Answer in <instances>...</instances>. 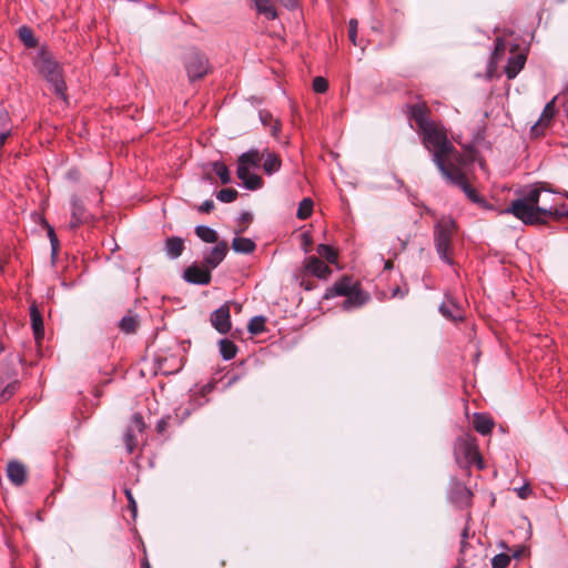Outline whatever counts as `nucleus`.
I'll return each instance as SVG.
<instances>
[{
    "label": "nucleus",
    "mask_w": 568,
    "mask_h": 568,
    "mask_svg": "<svg viewBox=\"0 0 568 568\" xmlns=\"http://www.w3.org/2000/svg\"><path fill=\"white\" fill-rule=\"evenodd\" d=\"M542 190L532 186L521 197L514 200L503 210V214H513L527 225L545 224L548 219L560 220L568 217V205L565 203L555 205H539Z\"/></svg>",
    "instance_id": "obj_1"
},
{
    "label": "nucleus",
    "mask_w": 568,
    "mask_h": 568,
    "mask_svg": "<svg viewBox=\"0 0 568 568\" xmlns=\"http://www.w3.org/2000/svg\"><path fill=\"white\" fill-rule=\"evenodd\" d=\"M419 133L424 146L432 153L433 162L442 175L458 164H465L464 155L454 148L446 129L442 124L434 122Z\"/></svg>",
    "instance_id": "obj_2"
},
{
    "label": "nucleus",
    "mask_w": 568,
    "mask_h": 568,
    "mask_svg": "<svg viewBox=\"0 0 568 568\" xmlns=\"http://www.w3.org/2000/svg\"><path fill=\"white\" fill-rule=\"evenodd\" d=\"M263 160V170L267 175H272L281 170V158L264 149L260 152L257 149H251L239 156L236 175L247 190H258L263 186V179L250 171L251 168H258Z\"/></svg>",
    "instance_id": "obj_3"
},
{
    "label": "nucleus",
    "mask_w": 568,
    "mask_h": 568,
    "mask_svg": "<svg viewBox=\"0 0 568 568\" xmlns=\"http://www.w3.org/2000/svg\"><path fill=\"white\" fill-rule=\"evenodd\" d=\"M34 67L38 72L52 85L53 92L65 99V83L62 78L61 69L59 64L52 59V57L41 50L38 52L34 60Z\"/></svg>",
    "instance_id": "obj_4"
},
{
    "label": "nucleus",
    "mask_w": 568,
    "mask_h": 568,
    "mask_svg": "<svg viewBox=\"0 0 568 568\" xmlns=\"http://www.w3.org/2000/svg\"><path fill=\"white\" fill-rule=\"evenodd\" d=\"M454 455L456 463L460 467L468 468L471 465H476L478 469H484L485 467L476 438L469 434H464L456 439Z\"/></svg>",
    "instance_id": "obj_5"
},
{
    "label": "nucleus",
    "mask_w": 568,
    "mask_h": 568,
    "mask_svg": "<svg viewBox=\"0 0 568 568\" xmlns=\"http://www.w3.org/2000/svg\"><path fill=\"white\" fill-rule=\"evenodd\" d=\"M454 233L455 222L450 217H443L435 225L434 236L436 251L439 257L449 265L453 264L450 251Z\"/></svg>",
    "instance_id": "obj_6"
},
{
    "label": "nucleus",
    "mask_w": 568,
    "mask_h": 568,
    "mask_svg": "<svg viewBox=\"0 0 568 568\" xmlns=\"http://www.w3.org/2000/svg\"><path fill=\"white\" fill-rule=\"evenodd\" d=\"M463 165L464 164H458L457 166H454L443 176L452 184L459 186L471 202L486 207V201L467 183Z\"/></svg>",
    "instance_id": "obj_7"
},
{
    "label": "nucleus",
    "mask_w": 568,
    "mask_h": 568,
    "mask_svg": "<svg viewBox=\"0 0 568 568\" xmlns=\"http://www.w3.org/2000/svg\"><path fill=\"white\" fill-rule=\"evenodd\" d=\"M185 69L191 81L200 79L209 71L207 59L203 54L192 51L185 57Z\"/></svg>",
    "instance_id": "obj_8"
},
{
    "label": "nucleus",
    "mask_w": 568,
    "mask_h": 568,
    "mask_svg": "<svg viewBox=\"0 0 568 568\" xmlns=\"http://www.w3.org/2000/svg\"><path fill=\"white\" fill-rule=\"evenodd\" d=\"M256 12L267 20H275L278 17L277 9L272 0H252ZM283 7L294 10L298 7V0H278Z\"/></svg>",
    "instance_id": "obj_9"
},
{
    "label": "nucleus",
    "mask_w": 568,
    "mask_h": 568,
    "mask_svg": "<svg viewBox=\"0 0 568 568\" xmlns=\"http://www.w3.org/2000/svg\"><path fill=\"white\" fill-rule=\"evenodd\" d=\"M183 278L192 284L206 285L211 282L212 278L211 270L204 264L202 266L192 264L185 268Z\"/></svg>",
    "instance_id": "obj_10"
},
{
    "label": "nucleus",
    "mask_w": 568,
    "mask_h": 568,
    "mask_svg": "<svg viewBox=\"0 0 568 568\" xmlns=\"http://www.w3.org/2000/svg\"><path fill=\"white\" fill-rule=\"evenodd\" d=\"M91 220V214L84 207L82 201L73 196L71 200V221L70 229L75 230L80 225L88 223Z\"/></svg>",
    "instance_id": "obj_11"
},
{
    "label": "nucleus",
    "mask_w": 568,
    "mask_h": 568,
    "mask_svg": "<svg viewBox=\"0 0 568 568\" xmlns=\"http://www.w3.org/2000/svg\"><path fill=\"white\" fill-rule=\"evenodd\" d=\"M211 324L221 334H226L231 329L230 307L224 304L211 314Z\"/></svg>",
    "instance_id": "obj_12"
},
{
    "label": "nucleus",
    "mask_w": 568,
    "mask_h": 568,
    "mask_svg": "<svg viewBox=\"0 0 568 568\" xmlns=\"http://www.w3.org/2000/svg\"><path fill=\"white\" fill-rule=\"evenodd\" d=\"M227 244L222 241L215 244L207 253L203 256V264L210 270L217 267V265L224 260L227 253Z\"/></svg>",
    "instance_id": "obj_13"
},
{
    "label": "nucleus",
    "mask_w": 568,
    "mask_h": 568,
    "mask_svg": "<svg viewBox=\"0 0 568 568\" xmlns=\"http://www.w3.org/2000/svg\"><path fill=\"white\" fill-rule=\"evenodd\" d=\"M527 60L526 53L521 51L510 50V55L508 57L507 64L505 67V73L508 79H515L517 74L521 71Z\"/></svg>",
    "instance_id": "obj_14"
},
{
    "label": "nucleus",
    "mask_w": 568,
    "mask_h": 568,
    "mask_svg": "<svg viewBox=\"0 0 568 568\" xmlns=\"http://www.w3.org/2000/svg\"><path fill=\"white\" fill-rule=\"evenodd\" d=\"M428 111L429 110L425 103H417L409 106L410 119L415 121L418 132L435 122L429 119Z\"/></svg>",
    "instance_id": "obj_15"
},
{
    "label": "nucleus",
    "mask_w": 568,
    "mask_h": 568,
    "mask_svg": "<svg viewBox=\"0 0 568 568\" xmlns=\"http://www.w3.org/2000/svg\"><path fill=\"white\" fill-rule=\"evenodd\" d=\"M304 268L307 273L321 280H326L332 274V270L316 256L305 258Z\"/></svg>",
    "instance_id": "obj_16"
},
{
    "label": "nucleus",
    "mask_w": 568,
    "mask_h": 568,
    "mask_svg": "<svg viewBox=\"0 0 568 568\" xmlns=\"http://www.w3.org/2000/svg\"><path fill=\"white\" fill-rule=\"evenodd\" d=\"M7 476L12 484L21 486L27 479L26 466L18 460L10 462L7 466Z\"/></svg>",
    "instance_id": "obj_17"
},
{
    "label": "nucleus",
    "mask_w": 568,
    "mask_h": 568,
    "mask_svg": "<svg viewBox=\"0 0 568 568\" xmlns=\"http://www.w3.org/2000/svg\"><path fill=\"white\" fill-rule=\"evenodd\" d=\"M557 97H555L551 101H549L540 114L539 120L532 125L531 131L532 133L538 134L539 131L544 130L552 118L555 116L556 110H555V103H556Z\"/></svg>",
    "instance_id": "obj_18"
},
{
    "label": "nucleus",
    "mask_w": 568,
    "mask_h": 568,
    "mask_svg": "<svg viewBox=\"0 0 568 568\" xmlns=\"http://www.w3.org/2000/svg\"><path fill=\"white\" fill-rule=\"evenodd\" d=\"M346 300L343 302V308L349 311L363 306L369 300V296L364 293L359 286L355 287L351 294H347Z\"/></svg>",
    "instance_id": "obj_19"
},
{
    "label": "nucleus",
    "mask_w": 568,
    "mask_h": 568,
    "mask_svg": "<svg viewBox=\"0 0 568 568\" xmlns=\"http://www.w3.org/2000/svg\"><path fill=\"white\" fill-rule=\"evenodd\" d=\"M357 284H353L352 281L347 277L336 282L332 287L327 288L325 293V298H332L336 296H346L351 294V292L357 287Z\"/></svg>",
    "instance_id": "obj_20"
},
{
    "label": "nucleus",
    "mask_w": 568,
    "mask_h": 568,
    "mask_svg": "<svg viewBox=\"0 0 568 568\" xmlns=\"http://www.w3.org/2000/svg\"><path fill=\"white\" fill-rule=\"evenodd\" d=\"M442 315L450 321H460L464 317L462 307L452 298L447 297L439 306Z\"/></svg>",
    "instance_id": "obj_21"
},
{
    "label": "nucleus",
    "mask_w": 568,
    "mask_h": 568,
    "mask_svg": "<svg viewBox=\"0 0 568 568\" xmlns=\"http://www.w3.org/2000/svg\"><path fill=\"white\" fill-rule=\"evenodd\" d=\"M164 251L166 255L174 260L182 255L184 251V241L179 236H170L164 242Z\"/></svg>",
    "instance_id": "obj_22"
},
{
    "label": "nucleus",
    "mask_w": 568,
    "mask_h": 568,
    "mask_svg": "<svg viewBox=\"0 0 568 568\" xmlns=\"http://www.w3.org/2000/svg\"><path fill=\"white\" fill-rule=\"evenodd\" d=\"M506 49H507V47H506V42L504 41V39L497 38L496 42H495V49H494V52L491 54L489 65H488V75L489 77H491L493 73L495 72L498 62L500 61L501 57L506 52Z\"/></svg>",
    "instance_id": "obj_23"
},
{
    "label": "nucleus",
    "mask_w": 568,
    "mask_h": 568,
    "mask_svg": "<svg viewBox=\"0 0 568 568\" xmlns=\"http://www.w3.org/2000/svg\"><path fill=\"white\" fill-rule=\"evenodd\" d=\"M473 424L476 432L481 435H488L494 427V420L485 414H475Z\"/></svg>",
    "instance_id": "obj_24"
},
{
    "label": "nucleus",
    "mask_w": 568,
    "mask_h": 568,
    "mask_svg": "<svg viewBox=\"0 0 568 568\" xmlns=\"http://www.w3.org/2000/svg\"><path fill=\"white\" fill-rule=\"evenodd\" d=\"M232 248L236 253L250 254L255 251L256 245L251 239L236 236L232 241Z\"/></svg>",
    "instance_id": "obj_25"
},
{
    "label": "nucleus",
    "mask_w": 568,
    "mask_h": 568,
    "mask_svg": "<svg viewBox=\"0 0 568 568\" xmlns=\"http://www.w3.org/2000/svg\"><path fill=\"white\" fill-rule=\"evenodd\" d=\"M30 316H31V324H32V329H33V333H34V337H36L37 341H39L44 335V327H43L42 316H41V314L39 313V311L34 306L31 307Z\"/></svg>",
    "instance_id": "obj_26"
},
{
    "label": "nucleus",
    "mask_w": 568,
    "mask_h": 568,
    "mask_svg": "<svg viewBox=\"0 0 568 568\" xmlns=\"http://www.w3.org/2000/svg\"><path fill=\"white\" fill-rule=\"evenodd\" d=\"M138 326H139L138 316L133 315L131 313L123 316L119 323L120 329L126 334L135 333Z\"/></svg>",
    "instance_id": "obj_27"
},
{
    "label": "nucleus",
    "mask_w": 568,
    "mask_h": 568,
    "mask_svg": "<svg viewBox=\"0 0 568 568\" xmlns=\"http://www.w3.org/2000/svg\"><path fill=\"white\" fill-rule=\"evenodd\" d=\"M195 234L205 243H219L217 242V233L206 226V225H199L195 227Z\"/></svg>",
    "instance_id": "obj_28"
},
{
    "label": "nucleus",
    "mask_w": 568,
    "mask_h": 568,
    "mask_svg": "<svg viewBox=\"0 0 568 568\" xmlns=\"http://www.w3.org/2000/svg\"><path fill=\"white\" fill-rule=\"evenodd\" d=\"M314 202L311 197H304L300 204L296 212V216L300 220L308 219L313 213Z\"/></svg>",
    "instance_id": "obj_29"
},
{
    "label": "nucleus",
    "mask_w": 568,
    "mask_h": 568,
    "mask_svg": "<svg viewBox=\"0 0 568 568\" xmlns=\"http://www.w3.org/2000/svg\"><path fill=\"white\" fill-rule=\"evenodd\" d=\"M237 346L230 339L220 341V353L225 361H230L235 357Z\"/></svg>",
    "instance_id": "obj_30"
},
{
    "label": "nucleus",
    "mask_w": 568,
    "mask_h": 568,
    "mask_svg": "<svg viewBox=\"0 0 568 568\" xmlns=\"http://www.w3.org/2000/svg\"><path fill=\"white\" fill-rule=\"evenodd\" d=\"M212 169L215 172V174L220 178V180L223 184H227L231 182L230 171L223 162H220V161L213 162Z\"/></svg>",
    "instance_id": "obj_31"
},
{
    "label": "nucleus",
    "mask_w": 568,
    "mask_h": 568,
    "mask_svg": "<svg viewBox=\"0 0 568 568\" xmlns=\"http://www.w3.org/2000/svg\"><path fill=\"white\" fill-rule=\"evenodd\" d=\"M266 318L264 316H254L247 325V331L252 335H258L265 331Z\"/></svg>",
    "instance_id": "obj_32"
},
{
    "label": "nucleus",
    "mask_w": 568,
    "mask_h": 568,
    "mask_svg": "<svg viewBox=\"0 0 568 568\" xmlns=\"http://www.w3.org/2000/svg\"><path fill=\"white\" fill-rule=\"evenodd\" d=\"M19 38L28 48H34L38 43L32 30L28 27H21L19 29Z\"/></svg>",
    "instance_id": "obj_33"
},
{
    "label": "nucleus",
    "mask_w": 568,
    "mask_h": 568,
    "mask_svg": "<svg viewBox=\"0 0 568 568\" xmlns=\"http://www.w3.org/2000/svg\"><path fill=\"white\" fill-rule=\"evenodd\" d=\"M317 253L320 256L324 257L328 263L334 264L337 261V253L329 245L320 244L317 246Z\"/></svg>",
    "instance_id": "obj_34"
},
{
    "label": "nucleus",
    "mask_w": 568,
    "mask_h": 568,
    "mask_svg": "<svg viewBox=\"0 0 568 568\" xmlns=\"http://www.w3.org/2000/svg\"><path fill=\"white\" fill-rule=\"evenodd\" d=\"M239 193L234 189H222L216 193V199L223 203H231L236 200Z\"/></svg>",
    "instance_id": "obj_35"
},
{
    "label": "nucleus",
    "mask_w": 568,
    "mask_h": 568,
    "mask_svg": "<svg viewBox=\"0 0 568 568\" xmlns=\"http://www.w3.org/2000/svg\"><path fill=\"white\" fill-rule=\"evenodd\" d=\"M124 442L126 446V450L129 454H132L138 445V440L135 437V433L132 428H128L124 434Z\"/></svg>",
    "instance_id": "obj_36"
},
{
    "label": "nucleus",
    "mask_w": 568,
    "mask_h": 568,
    "mask_svg": "<svg viewBox=\"0 0 568 568\" xmlns=\"http://www.w3.org/2000/svg\"><path fill=\"white\" fill-rule=\"evenodd\" d=\"M510 564V557L506 554H498L491 559L493 568H507Z\"/></svg>",
    "instance_id": "obj_37"
},
{
    "label": "nucleus",
    "mask_w": 568,
    "mask_h": 568,
    "mask_svg": "<svg viewBox=\"0 0 568 568\" xmlns=\"http://www.w3.org/2000/svg\"><path fill=\"white\" fill-rule=\"evenodd\" d=\"M18 388H19V383H18L17 381H16V382H12V383H10V384H8V385L2 389V392H1V394H0V398H1L2 400H4V402H6V400H8V399H10V398L14 395V393L18 390Z\"/></svg>",
    "instance_id": "obj_38"
},
{
    "label": "nucleus",
    "mask_w": 568,
    "mask_h": 568,
    "mask_svg": "<svg viewBox=\"0 0 568 568\" xmlns=\"http://www.w3.org/2000/svg\"><path fill=\"white\" fill-rule=\"evenodd\" d=\"M469 537V528L465 527L462 531V541H460V549L459 555L463 556L464 561H469L467 558V539Z\"/></svg>",
    "instance_id": "obj_39"
},
{
    "label": "nucleus",
    "mask_w": 568,
    "mask_h": 568,
    "mask_svg": "<svg viewBox=\"0 0 568 568\" xmlns=\"http://www.w3.org/2000/svg\"><path fill=\"white\" fill-rule=\"evenodd\" d=\"M328 89V82L323 77H316L313 80V90L316 93H325Z\"/></svg>",
    "instance_id": "obj_40"
},
{
    "label": "nucleus",
    "mask_w": 568,
    "mask_h": 568,
    "mask_svg": "<svg viewBox=\"0 0 568 568\" xmlns=\"http://www.w3.org/2000/svg\"><path fill=\"white\" fill-rule=\"evenodd\" d=\"M129 428H132L133 432L142 433L144 429V422L141 414L135 413L131 417V425Z\"/></svg>",
    "instance_id": "obj_41"
},
{
    "label": "nucleus",
    "mask_w": 568,
    "mask_h": 568,
    "mask_svg": "<svg viewBox=\"0 0 568 568\" xmlns=\"http://www.w3.org/2000/svg\"><path fill=\"white\" fill-rule=\"evenodd\" d=\"M357 26H358V22L356 19H351L349 20V23H348V38L349 40L352 41V43L354 45H357V41H356V38H357Z\"/></svg>",
    "instance_id": "obj_42"
},
{
    "label": "nucleus",
    "mask_w": 568,
    "mask_h": 568,
    "mask_svg": "<svg viewBox=\"0 0 568 568\" xmlns=\"http://www.w3.org/2000/svg\"><path fill=\"white\" fill-rule=\"evenodd\" d=\"M270 133L273 138H275L276 140L280 139V132H281V122L278 119H273V121L270 123Z\"/></svg>",
    "instance_id": "obj_43"
},
{
    "label": "nucleus",
    "mask_w": 568,
    "mask_h": 568,
    "mask_svg": "<svg viewBox=\"0 0 568 568\" xmlns=\"http://www.w3.org/2000/svg\"><path fill=\"white\" fill-rule=\"evenodd\" d=\"M48 236H49L50 242H51L52 254L55 255L57 252H58V248H59V241H58V237H57V235L54 233V230L51 226H48Z\"/></svg>",
    "instance_id": "obj_44"
},
{
    "label": "nucleus",
    "mask_w": 568,
    "mask_h": 568,
    "mask_svg": "<svg viewBox=\"0 0 568 568\" xmlns=\"http://www.w3.org/2000/svg\"><path fill=\"white\" fill-rule=\"evenodd\" d=\"M125 496L129 503V508L131 509L133 516L136 515V503L134 500L133 494L130 489H125Z\"/></svg>",
    "instance_id": "obj_45"
},
{
    "label": "nucleus",
    "mask_w": 568,
    "mask_h": 568,
    "mask_svg": "<svg viewBox=\"0 0 568 568\" xmlns=\"http://www.w3.org/2000/svg\"><path fill=\"white\" fill-rule=\"evenodd\" d=\"M273 119L274 118L270 112H266V111L260 112V120L265 128L270 126V123L273 121Z\"/></svg>",
    "instance_id": "obj_46"
},
{
    "label": "nucleus",
    "mask_w": 568,
    "mask_h": 568,
    "mask_svg": "<svg viewBox=\"0 0 568 568\" xmlns=\"http://www.w3.org/2000/svg\"><path fill=\"white\" fill-rule=\"evenodd\" d=\"M213 209L214 202L212 200H206L199 206L201 213H210Z\"/></svg>",
    "instance_id": "obj_47"
},
{
    "label": "nucleus",
    "mask_w": 568,
    "mask_h": 568,
    "mask_svg": "<svg viewBox=\"0 0 568 568\" xmlns=\"http://www.w3.org/2000/svg\"><path fill=\"white\" fill-rule=\"evenodd\" d=\"M467 558H468V566H475L476 565V558L477 554L474 551V547H471L469 544H467Z\"/></svg>",
    "instance_id": "obj_48"
},
{
    "label": "nucleus",
    "mask_w": 568,
    "mask_h": 568,
    "mask_svg": "<svg viewBox=\"0 0 568 568\" xmlns=\"http://www.w3.org/2000/svg\"><path fill=\"white\" fill-rule=\"evenodd\" d=\"M302 240H303V250L305 253L310 252V246L312 244V237L308 233H303L302 234Z\"/></svg>",
    "instance_id": "obj_49"
},
{
    "label": "nucleus",
    "mask_w": 568,
    "mask_h": 568,
    "mask_svg": "<svg viewBox=\"0 0 568 568\" xmlns=\"http://www.w3.org/2000/svg\"><path fill=\"white\" fill-rule=\"evenodd\" d=\"M457 491L465 501H468L471 497V491L465 486H459Z\"/></svg>",
    "instance_id": "obj_50"
},
{
    "label": "nucleus",
    "mask_w": 568,
    "mask_h": 568,
    "mask_svg": "<svg viewBox=\"0 0 568 568\" xmlns=\"http://www.w3.org/2000/svg\"><path fill=\"white\" fill-rule=\"evenodd\" d=\"M408 293V288H400L399 286L395 287L392 291V297H404Z\"/></svg>",
    "instance_id": "obj_51"
},
{
    "label": "nucleus",
    "mask_w": 568,
    "mask_h": 568,
    "mask_svg": "<svg viewBox=\"0 0 568 568\" xmlns=\"http://www.w3.org/2000/svg\"><path fill=\"white\" fill-rule=\"evenodd\" d=\"M168 425H169V420H168V418H161V419L158 422V424H156V430H158L159 433H163V432H165V429H166Z\"/></svg>",
    "instance_id": "obj_52"
},
{
    "label": "nucleus",
    "mask_w": 568,
    "mask_h": 568,
    "mask_svg": "<svg viewBox=\"0 0 568 568\" xmlns=\"http://www.w3.org/2000/svg\"><path fill=\"white\" fill-rule=\"evenodd\" d=\"M252 221V215L248 212H244L240 216V222L243 224H248Z\"/></svg>",
    "instance_id": "obj_53"
},
{
    "label": "nucleus",
    "mask_w": 568,
    "mask_h": 568,
    "mask_svg": "<svg viewBox=\"0 0 568 568\" xmlns=\"http://www.w3.org/2000/svg\"><path fill=\"white\" fill-rule=\"evenodd\" d=\"M530 493V489L527 486H523L518 489V496L521 499L527 498L528 494Z\"/></svg>",
    "instance_id": "obj_54"
},
{
    "label": "nucleus",
    "mask_w": 568,
    "mask_h": 568,
    "mask_svg": "<svg viewBox=\"0 0 568 568\" xmlns=\"http://www.w3.org/2000/svg\"><path fill=\"white\" fill-rule=\"evenodd\" d=\"M455 568H468V561H464L463 556L459 555L458 565Z\"/></svg>",
    "instance_id": "obj_55"
},
{
    "label": "nucleus",
    "mask_w": 568,
    "mask_h": 568,
    "mask_svg": "<svg viewBox=\"0 0 568 568\" xmlns=\"http://www.w3.org/2000/svg\"><path fill=\"white\" fill-rule=\"evenodd\" d=\"M301 286H303L306 291L313 290V284L310 281L302 280Z\"/></svg>",
    "instance_id": "obj_56"
},
{
    "label": "nucleus",
    "mask_w": 568,
    "mask_h": 568,
    "mask_svg": "<svg viewBox=\"0 0 568 568\" xmlns=\"http://www.w3.org/2000/svg\"><path fill=\"white\" fill-rule=\"evenodd\" d=\"M8 136H9V132H2L0 134V149L4 145Z\"/></svg>",
    "instance_id": "obj_57"
},
{
    "label": "nucleus",
    "mask_w": 568,
    "mask_h": 568,
    "mask_svg": "<svg viewBox=\"0 0 568 568\" xmlns=\"http://www.w3.org/2000/svg\"><path fill=\"white\" fill-rule=\"evenodd\" d=\"M142 568H151V566H150V564H149L148 559H144V560L142 561Z\"/></svg>",
    "instance_id": "obj_58"
},
{
    "label": "nucleus",
    "mask_w": 568,
    "mask_h": 568,
    "mask_svg": "<svg viewBox=\"0 0 568 568\" xmlns=\"http://www.w3.org/2000/svg\"><path fill=\"white\" fill-rule=\"evenodd\" d=\"M393 266L392 262L390 261H387L385 263V268H390Z\"/></svg>",
    "instance_id": "obj_59"
},
{
    "label": "nucleus",
    "mask_w": 568,
    "mask_h": 568,
    "mask_svg": "<svg viewBox=\"0 0 568 568\" xmlns=\"http://www.w3.org/2000/svg\"><path fill=\"white\" fill-rule=\"evenodd\" d=\"M562 95H567L568 97V84L566 85L565 90L562 91L561 93Z\"/></svg>",
    "instance_id": "obj_60"
},
{
    "label": "nucleus",
    "mask_w": 568,
    "mask_h": 568,
    "mask_svg": "<svg viewBox=\"0 0 568 568\" xmlns=\"http://www.w3.org/2000/svg\"><path fill=\"white\" fill-rule=\"evenodd\" d=\"M3 351V346L0 344V353Z\"/></svg>",
    "instance_id": "obj_61"
}]
</instances>
